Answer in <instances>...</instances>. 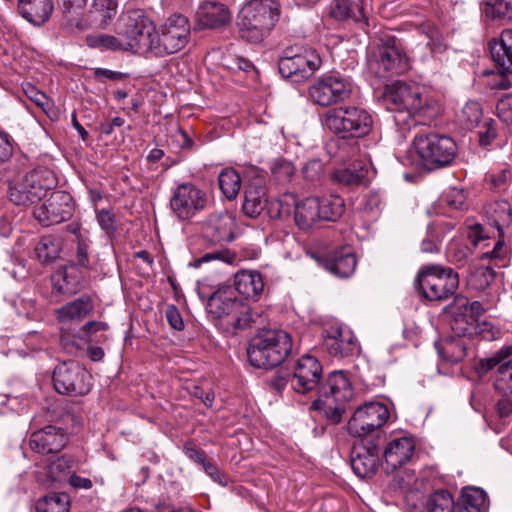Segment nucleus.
Returning <instances> with one entry per match:
<instances>
[{"instance_id": "5", "label": "nucleus", "mask_w": 512, "mask_h": 512, "mask_svg": "<svg viewBox=\"0 0 512 512\" xmlns=\"http://www.w3.org/2000/svg\"><path fill=\"white\" fill-rule=\"evenodd\" d=\"M322 124L341 139L362 138L371 132L373 118L364 108L345 106L324 113Z\"/></svg>"}, {"instance_id": "43", "label": "nucleus", "mask_w": 512, "mask_h": 512, "mask_svg": "<svg viewBox=\"0 0 512 512\" xmlns=\"http://www.w3.org/2000/svg\"><path fill=\"white\" fill-rule=\"evenodd\" d=\"M453 502L448 490L439 489L428 495L424 508L426 512H452Z\"/></svg>"}, {"instance_id": "33", "label": "nucleus", "mask_w": 512, "mask_h": 512, "mask_svg": "<svg viewBox=\"0 0 512 512\" xmlns=\"http://www.w3.org/2000/svg\"><path fill=\"white\" fill-rule=\"evenodd\" d=\"M330 14L340 21L351 19L363 28L368 26L364 0H334Z\"/></svg>"}, {"instance_id": "45", "label": "nucleus", "mask_w": 512, "mask_h": 512, "mask_svg": "<svg viewBox=\"0 0 512 512\" xmlns=\"http://www.w3.org/2000/svg\"><path fill=\"white\" fill-rule=\"evenodd\" d=\"M86 44L91 48L100 50L125 51L122 37L109 34H95L86 36Z\"/></svg>"}, {"instance_id": "42", "label": "nucleus", "mask_w": 512, "mask_h": 512, "mask_svg": "<svg viewBox=\"0 0 512 512\" xmlns=\"http://www.w3.org/2000/svg\"><path fill=\"white\" fill-rule=\"evenodd\" d=\"M35 508L37 512H68L70 497L66 493H49L37 500Z\"/></svg>"}, {"instance_id": "25", "label": "nucleus", "mask_w": 512, "mask_h": 512, "mask_svg": "<svg viewBox=\"0 0 512 512\" xmlns=\"http://www.w3.org/2000/svg\"><path fill=\"white\" fill-rule=\"evenodd\" d=\"M449 316V325L457 337H472L475 334L477 325L467 310V298L456 295L452 303L444 309Z\"/></svg>"}, {"instance_id": "38", "label": "nucleus", "mask_w": 512, "mask_h": 512, "mask_svg": "<svg viewBox=\"0 0 512 512\" xmlns=\"http://www.w3.org/2000/svg\"><path fill=\"white\" fill-rule=\"evenodd\" d=\"M440 357L449 363H458L466 356L467 343L462 337H451L436 345Z\"/></svg>"}, {"instance_id": "50", "label": "nucleus", "mask_w": 512, "mask_h": 512, "mask_svg": "<svg viewBox=\"0 0 512 512\" xmlns=\"http://www.w3.org/2000/svg\"><path fill=\"white\" fill-rule=\"evenodd\" d=\"M364 178L365 172L362 169L355 170L350 168H344L336 170L332 174V179L335 182L345 186L359 185L363 182Z\"/></svg>"}, {"instance_id": "2", "label": "nucleus", "mask_w": 512, "mask_h": 512, "mask_svg": "<svg viewBox=\"0 0 512 512\" xmlns=\"http://www.w3.org/2000/svg\"><path fill=\"white\" fill-rule=\"evenodd\" d=\"M279 17L277 0H250L237 16L239 35L247 42L260 43L270 34Z\"/></svg>"}, {"instance_id": "36", "label": "nucleus", "mask_w": 512, "mask_h": 512, "mask_svg": "<svg viewBox=\"0 0 512 512\" xmlns=\"http://www.w3.org/2000/svg\"><path fill=\"white\" fill-rule=\"evenodd\" d=\"M94 310V301L89 295H83L68 302L56 310L60 322L81 321Z\"/></svg>"}, {"instance_id": "44", "label": "nucleus", "mask_w": 512, "mask_h": 512, "mask_svg": "<svg viewBox=\"0 0 512 512\" xmlns=\"http://www.w3.org/2000/svg\"><path fill=\"white\" fill-rule=\"evenodd\" d=\"M60 252V241L52 236L42 237L35 247L36 256L43 264H48L57 259Z\"/></svg>"}, {"instance_id": "58", "label": "nucleus", "mask_w": 512, "mask_h": 512, "mask_svg": "<svg viewBox=\"0 0 512 512\" xmlns=\"http://www.w3.org/2000/svg\"><path fill=\"white\" fill-rule=\"evenodd\" d=\"M201 468L217 484L223 487L228 485V476L211 460L208 459Z\"/></svg>"}, {"instance_id": "35", "label": "nucleus", "mask_w": 512, "mask_h": 512, "mask_svg": "<svg viewBox=\"0 0 512 512\" xmlns=\"http://www.w3.org/2000/svg\"><path fill=\"white\" fill-rule=\"evenodd\" d=\"M488 223L497 229L500 236L512 228V205L506 200L489 203L485 208Z\"/></svg>"}, {"instance_id": "64", "label": "nucleus", "mask_w": 512, "mask_h": 512, "mask_svg": "<svg viewBox=\"0 0 512 512\" xmlns=\"http://www.w3.org/2000/svg\"><path fill=\"white\" fill-rule=\"evenodd\" d=\"M497 115L504 123H512V96L507 95L498 101Z\"/></svg>"}, {"instance_id": "13", "label": "nucleus", "mask_w": 512, "mask_h": 512, "mask_svg": "<svg viewBox=\"0 0 512 512\" xmlns=\"http://www.w3.org/2000/svg\"><path fill=\"white\" fill-rule=\"evenodd\" d=\"M319 54L310 48L290 47L284 50L278 62L279 73L294 82L310 78L321 66Z\"/></svg>"}, {"instance_id": "17", "label": "nucleus", "mask_w": 512, "mask_h": 512, "mask_svg": "<svg viewBox=\"0 0 512 512\" xmlns=\"http://www.w3.org/2000/svg\"><path fill=\"white\" fill-rule=\"evenodd\" d=\"M389 415L386 405L380 402H367L354 411L348 421L347 430L351 436L363 439L382 428Z\"/></svg>"}, {"instance_id": "9", "label": "nucleus", "mask_w": 512, "mask_h": 512, "mask_svg": "<svg viewBox=\"0 0 512 512\" xmlns=\"http://www.w3.org/2000/svg\"><path fill=\"white\" fill-rule=\"evenodd\" d=\"M370 68L379 77L389 78L404 74L410 69V58L400 41L389 36L373 48L368 57Z\"/></svg>"}, {"instance_id": "54", "label": "nucleus", "mask_w": 512, "mask_h": 512, "mask_svg": "<svg viewBox=\"0 0 512 512\" xmlns=\"http://www.w3.org/2000/svg\"><path fill=\"white\" fill-rule=\"evenodd\" d=\"M447 255L450 261L462 267L467 263L471 249L464 243L454 242L448 246Z\"/></svg>"}, {"instance_id": "55", "label": "nucleus", "mask_w": 512, "mask_h": 512, "mask_svg": "<svg viewBox=\"0 0 512 512\" xmlns=\"http://www.w3.org/2000/svg\"><path fill=\"white\" fill-rule=\"evenodd\" d=\"M384 206V199L378 191L368 192L363 200L362 209L365 213L371 216H378Z\"/></svg>"}, {"instance_id": "6", "label": "nucleus", "mask_w": 512, "mask_h": 512, "mask_svg": "<svg viewBox=\"0 0 512 512\" xmlns=\"http://www.w3.org/2000/svg\"><path fill=\"white\" fill-rule=\"evenodd\" d=\"M155 34L154 23L141 10L126 12L119 18L117 35L122 37L125 51L154 54Z\"/></svg>"}, {"instance_id": "19", "label": "nucleus", "mask_w": 512, "mask_h": 512, "mask_svg": "<svg viewBox=\"0 0 512 512\" xmlns=\"http://www.w3.org/2000/svg\"><path fill=\"white\" fill-rule=\"evenodd\" d=\"M323 368L317 358L304 355L296 361L290 377L292 389L300 394L314 393L322 383Z\"/></svg>"}, {"instance_id": "18", "label": "nucleus", "mask_w": 512, "mask_h": 512, "mask_svg": "<svg viewBox=\"0 0 512 512\" xmlns=\"http://www.w3.org/2000/svg\"><path fill=\"white\" fill-rule=\"evenodd\" d=\"M90 375L77 362H63L53 371V386L59 394L83 396L91 389Z\"/></svg>"}, {"instance_id": "10", "label": "nucleus", "mask_w": 512, "mask_h": 512, "mask_svg": "<svg viewBox=\"0 0 512 512\" xmlns=\"http://www.w3.org/2000/svg\"><path fill=\"white\" fill-rule=\"evenodd\" d=\"M208 308L217 318L235 330L245 329L255 322L249 305L237 299L230 287L213 292L208 299Z\"/></svg>"}, {"instance_id": "4", "label": "nucleus", "mask_w": 512, "mask_h": 512, "mask_svg": "<svg viewBox=\"0 0 512 512\" xmlns=\"http://www.w3.org/2000/svg\"><path fill=\"white\" fill-rule=\"evenodd\" d=\"M292 350L291 336L283 330H264L255 335L247 348L250 364L272 369L284 362Z\"/></svg>"}, {"instance_id": "61", "label": "nucleus", "mask_w": 512, "mask_h": 512, "mask_svg": "<svg viewBox=\"0 0 512 512\" xmlns=\"http://www.w3.org/2000/svg\"><path fill=\"white\" fill-rule=\"evenodd\" d=\"M496 122L492 119L485 121L483 127L479 131V142L483 146L490 145L497 136Z\"/></svg>"}, {"instance_id": "39", "label": "nucleus", "mask_w": 512, "mask_h": 512, "mask_svg": "<svg viewBox=\"0 0 512 512\" xmlns=\"http://www.w3.org/2000/svg\"><path fill=\"white\" fill-rule=\"evenodd\" d=\"M322 221H337L345 211V202L342 197L330 194L318 198Z\"/></svg>"}, {"instance_id": "28", "label": "nucleus", "mask_w": 512, "mask_h": 512, "mask_svg": "<svg viewBox=\"0 0 512 512\" xmlns=\"http://www.w3.org/2000/svg\"><path fill=\"white\" fill-rule=\"evenodd\" d=\"M317 260L327 271L339 278L350 277L357 265L354 253L347 248L337 249L326 256L318 257Z\"/></svg>"}, {"instance_id": "22", "label": "nucleus", "mask_w": 512, "mask_h": 512, "mask_svg": "<svg viewBox=\"0 0 512 512\" xmlns=\"http://www.w3.org/2000/svg\"><path fill=\"white\" fill-rule=\"evenodd\" d=\"M117 12L116 0H92L88 14L82 15L80 19H72V25L78 32L91 28L105 29L115 18Z\"/></svg>"}, {"instance_id": "40", "label": "nucleus", "mask_w": 512, "mask_h": 512, "mask_svg": "<svg viewBox=\"0 0 512 512\" xmlns=\"http://www.w3.org/2000/svg\"><path fill=\"white\" fill-rule=\"evenodd\" d=\"M218 184L226 199L234 200L241 189V176L234 168H224L218 175Z\"/></svg>"}, {"instance_id": "11", "label": "nucleus", "mask_w": 512, "mask_h": 512, "mask_svg": "<svg viewBox=\"0 0 512 512\" xmlns=\"http://www.w3.org/2000/svg\"><path fill=\"white\" fill-rule=\"evenodd\" d=\"M414 145L423 165L429 170L451 165L457 155L454 140L436 132L415 136Z\"/></svg>"}, {"instance_id": "56", "label": "nucleus", "mask_w": 512, "mask_h": 512, "mask_svg": "<svg viewBox=\"0 0 512 512\" xmlns=\"http://www.w3.org/2000/svg\"><path fill=\"white\" fill-rule=\"evenodd\" d=\"M505 236L498 234V240L496 241L494 248L491 251L485 252L481 255V259H491L494 261L503 262L508 254V247L504 241Z\"/></svg>"}, {"instance_id": "8", "label": "nucleus", "mask_w": 512, "mask_h": 512, "mask_svg": "<svg viewBox=\"0 0 512 512\" xmlns=\"http://www.w3.org/2000/svg\"><path fill=\"white\" fill-rule=\"evenodd\" d=\"M56 185L57 178L53 171L47 168L35 169L10 183L9 199L16 205L34 204Z\"/></svg>"}, {"instance_id": "21", "label": "nucleus", "mask_w": 512, "mask_h": 512, "mask_svg": "<svg viewBox=\"0 0 512 512\" xmlns=\"http://www.w3.org/2000/svg\"><path fill=\"white\" fill-rule=\"evenodd\" d=\"M267 186L265 176L256 168L249 171V180L245 186L242 210L250 218H257L267 205Z\"/></svg>"}, {"instance_id": "12", "label": "nucleus", "mask_w": 512, "mask_h": 512, "mask_svg": "<svg viewBox=\"0 0 512 512\" xmlns=\"http://www.w3.org/2000/svg\"><path fill=\"white\" fill-rule=\"evenodd\" d=\"M415 285L426 299L443 301L457 291L459 276L452 268L440 265L427 266L418 273Z\"/></svg>"}, {"instance_id": "26", "label": "nucleus", "mask_w": 512, "mask_h": 512, "mask_svg": "<svg viewBox=\"0 0 512 512\" xmlns=\"http://www.w3.org/2000/svg\"><path fill=\"white\" fill-rule=\"evenodd\" d=\"M379 465V448L374 440L354 445L351 456V467L360 478L372 476Z\"/></svg>"}, {"instance_id": "41", "label": "nucleus", "mask_w": 512, "mask_h": 512, "mask_svg": "<svg viewBox=\"0 0 512 512\" xmlns=\"http://www.w3.org/2000/svg\"><path fill=\"white\" fill-rule=\"evenodd\" d=\"M512 357V345H505L496 351L491 357L482 358L476 365L475 369L479 376L486 375L489 371L502 364H511L510 358Z\"/></svg>"}, {"instance_id": "47", "label": "nucleus", "mask_w": 512, "mask_h": 512, "mask_svg": "<svg viewBox=\"0 0 512 512\" xmlns=\"http://www.w3.org/2000/svg\"><path fill=\"white\" fill-rule=\"evenodd\" d=\"M295 171L294 164L283 158L275 159L270 165L272 178L278 184L289 183L293 179Z\"/></svg>"}, {"instance_id": "52", "label": "nucleus", "mask_w": 512, "mask_h": 512, "mask_svg": "<svg viewBox=\"0 0 512 512\" xmlns=\"http://www.w3.org/2000/svg\"><path fill=\"white\" fill-rule=\"evenodd\" d=\"M87 0H61V9L67 24L73 30L72 19H80L81 12L86 7Z\"/></svg>"}, {"instance_id": "14", "label": "nucleus", "mask_w": 512, "mask_h": 512, "mask_svg": "<svg viewBox=\"0 0 512 512\" xmlns=\"http://www.w3.org/2000/svg\"><path fill=\"white\" fill-rule=\"evenodd\" d=\"M189 35L188 19L181 14L170 16L156 31L154 54L164 56L177 53L186 46Z\"/></svg>"}, {"instance_id": "23", "label": "nucleus", "mask_w": 512, "mask_h": 512, "mask_svg": "<svg viewBox=\"0 0 512 512\" xmlns=\"http://www.w3.org/2000/svg\"><path fill=\"white\" fill-rule=\"evenodd\" d=\"M69 442V434L62 427L46 425L30 435L29 446L39 454L60 452Z\"/></svg>"}, {"instance_id": "16", "label": "nucleus", "mask_w": 512, "mask_h": 512, "mask_svg": "<svg viewBox=\"0 0 512 512\" xmlns=\"http://www.w3.org/2000/svg\"><path fill=\"white\" fill-rule=\"evenodd\" d=\"M207 194L192 182L179 183L171 192L170 208L179 220H189L206 208Z\"/></svg>"}, {"instance_id": "1", "label": "nucleus", "mask_w": 512, "mask_h": 512, "mask_svg": "<svg viewBox=\"0 0 512 512\" xmlns=\"http://www.w3.org/2000/svg\"><path fill=\"white\" fill-rule=\"evenodd\" d=\"M315 396L312 407L322 412L330 423L338 424L350 408L354 389L348 375L342 370H335L322 381Z\"/></svg>"}, {"instance_id": "15", "label": "nucleus", "mask_w": 512, "mask_h": 512, "mask_svg": "<svg viewBox=\"0 0 512 512\" xmlns=\"http://www.w3.org/2000/svg\"><path fill=\"white\" fill-rule=\"evenodd\" d=\"M351 81L339 74L323 75L316 79L308 90L309 98L322 107L348 100L352 94Z\"/></svg>"}, {"instance_id": "31", "label": "nucleus", "mask_w": 512, "mask_h": 512, "mask_svg": "<svg viewBox=\"0 0 512 512\" xmlns=\"http://www.w3.org/2000/svg\"><path fill=\"white\" fill-rule=\"evenodd\" d=\"M84 275L82 270L75 264L59 268L52 275L54 288L62 294L73 295L82 289Z\"/></svg>"}, {"instance_id": "37", "label": "nucleus", "mask_w": 512, "mask_h": 512, "mask_svg": "<svg viewBox=\"0 0 512 512\" xmlns=\"http://www.w3.org/2000/svg\"><path fill=\"white\" fill-rule=\"evenodd\" d=\"M294 218L296 225L302 230H308L322 221L318 197H308L297 203Z\"/></svg>"}, {"instance_id": "60", "label": "nucleus", "mask_w": 512, "mask_h": 512, "mask_svg": "<svg viewBox=\"0 0 512 512\" xmlns=\"http://www.w3.org/2000/svg\"><path fill=\"white\" fill-rule=\"evenodd\" d=\"M13 150L12 137L7 132L0 130V166L11 158Z\"/></svg>"}, {"instance_id": "46", "label": "nucleus", "mask_w": 512, "mask_h": 512, "mask_svg": "<svg viewBox=\"0 0 512 512\" xmlns=\"http://www.w3.org/2000/svg\"><path fill=\"white\" fill-rule=\"evenodd\" d=\"M481 118L482 108L476 101H468L458 115L460 125L467 130L477 127Z\"/></svg>"}, {"instance_id": "30", "label": "nucleus", "mask_w": 512, "mask_h": 512, "mask_svg": "<svg viewBox=\"0 0 512 512\" xmlns=\"http://www.w3.org/2000/svg\"><path fill=\"white\" fill-rule=\"evenodd\" d=\"M19 14L30 24L42 26L54 11L53 0H18Z\"/></svg>"}, {"instance_id": "7", "label": "nucleus", "mask_w": 512, "mask_h": 512, "mask_svg": "<svg viewBox=\"0 0 512 512\" xmlns=\"http://www.w3.org/2000/svg\"><path fill=\"white\" fill-rule=\"evenodd\" d=\"M233 221L227 214L212 215L209 217L203 227V237L211 245L219 246L211 252L203 254L201 257L195 259L190 265L198 268L203 263H208L212 260H220L222 262L232 264L237 259L235 253L223 248L224 243L233 240Z\"/></svg>"}, {"instance_id": "29", "label": "nucleus", "mask_w": 512, "mask_h": 512, "mask_svg": "<svg viewBox=\"0 0 512 512\" xmlns=\"http://www.w3.org/2000/svg\"><path fill=\"white\" fill-rule=\"evenodd\" d=\"M197 19L201 26L215 29L227 25L231 20V13L225 4L205 0L199 6Z\"/></svg>"}, {"instance_id": "48", "label": "nucleus", "mask_w": 512, "mask_h": 512, "mask_svg": "<svg viewBox=\"0 0 512 512\" xmlns=\"http://www.w3.org/2000/svg\"><path fill=\"white\" fill-rule=\"evenodd\" d=\"M461 503L474 512H485L486 493L480 488L465 489L461 496Z\"/></svg>"}, {"instance_id": "53", "label": "nucleus", "mask_w": 512, "mask_h": 512, "mask_svg": "<svg viewBox=\"0 0 512 512\" xmlns=\"http://www.w3.org/2000/svg\"><path fill=\"white\" fill-rule=\"evenodd\" d=\"M485 11L493 18H511L512 0H487Z\"/></svg>"}, {"instance_id": "59", "label": "nucleus", "mask_w": 512, "mask_h": 512, "mask_svg": "<svg viewBox=\"0 0 512 512\" xmlns=\"http://www.w3.org/2000/svg\"><path fill=\"white\" fill-rule=\"evenodd\" d=\"M324 172V166L319 159L309 160L302 168V173L307 180L316 181Z\"/></svg>"}, {"instance_id": "62", "label": "nucleus", "mask_w": 512, "mask_h": 512, "mask_svg": "<svg viewBox=\"0 0 512 512\" xmlns=\"http://www.w3.org/2000/svg\"><path fill=\"white\" fill-rule=\"evenodd\" d=\"M183 452L191 461H193L194 463L198 464L201 467L208 460L205 451L198 448L191 442H187L183 445Z\"/></svg>"}, {"instance_id": "34", "label": "nucleus", "mask_w": 512, "mask_h": 512, "mask_svg": "<svg viewBox=\"0 0 512 512\" xmlns=\"http://www.w3.org/2000/svg\"><path fill=\"white\" fill-rule=\"evenodd\" d=\"M264 279L260 272L242 270L235 274V290L247 299L257 301L264 291Z\"/></svg>"}, {"instance_id": "49", "label": "nucleus", "mask_w": 512, "mask_h": 512, "mask_svg": "<svg viewBox=\"0 0 512 512\" xmlns=\"http://www.w3.org/2000/svg\"><path fill=\"white\" fill-rule=\"evenodd\" d=\"M495 389L502 395H512V364H502L496 371Z\"/></svg>"}, {"instance_id": "3", "label": "nucleus", "mask_w": 512, "mask_h": 512, "mask_svg": "<svg viewBox=\"0 0 512 512\" xmlns=\"http://www.w3.org/2000/svg\"><path fill=\"white\" fill-rule=\"evenodd\" d=\"M383 101L388 109L398 112L395 122H404L412 115L431 116L435 112L423 88L415 84L397 81L385 87Z\"/></svg>"}, {"instance_id": "27", "label": "nucleus", "mask_w": 512, "mask_h": 512, "mask_svg": "<svg viewBox=\"0 0 512 512\" xmlns=\"http://www.w3.org/2000/svg\"><path fill=\"white\" fill-rule=\"evenodd\" d=\"M415 452V443L411 437H400L391 440L383 452V469L392 473L411 460Z\"/></svg>"}, {"instance_id": "24", "label": "nucleus", "mask_w": 512, "mask_h": 512, "mask_svg": "<svg viewBox=\"0 0 512 512\" xmlns=\"http://www.w3.org/2000/svg\"><path fill=\"white\" fill-rule=\"evenodd\" d=\"M323 347L333 357L344 358L358 351V344L353 333L340 325L324 329Z\"/></svg>"}, {"instance_id": "32", "label": "nucleus", "mask_w": 512, "mask_h": 512, "mask_svg": "<svg viewBox=\"0 0 512 512\" xmlns=\"http://www.w3.org/2000/svg\"><path fill=\"white\" fill-rule=\"evenodd\" d=\"M489 47L498 69L504 73H512V29H505L499 39L490 40Z\"/></svg>"}, {"instance_id": "51", "label": "nucleus", "mask_w": 512, "mask_h": 512, "mask_svg": "<svg viewBox=\"0 0 512 512\" xmlns=\"http://www.w3.org/2000/svg\"><path fill=\"white\" fill-rule=\"evenodd\" d=\"M74 466L75 461L71 456L62 455L49 465L48 472L54 480H60L62 477L68 476Z\"/></svg>"}, {"instance_id": "20", "label": "nucleus", "mask_w": 512, "mask_h": 512, "mask_svg": "<svg viewBox=\"0 0 512 512\" xmlns=\"http://www.w3.org/2000/svg\"><path fill=\"white\" fill-rule=\"evenodd\" d=\"M72 214V197L65 191H54L43 204L36 206L33 211L35 219L44 226L67 221Z\"/></svg>"}, {"instance_id": "57", "label": "nucleus", "mask_w": 512, "mask_h": 512, "mask_svg": "<svg viewBox=\"0 0 512 512\" xmlns=\"http://www.w3.org/2000/svg\"><path fill=\"white\" fill-rule=\"evenodd\" d=\"M97 220L107 235L112 236L116 232L115 215L111 210L102 209L97 212Z\"/></svg>"}, {"instance_id": "63", "label": "nucleus", "mask_w": 512, "mask_h": 512, "mask_svg": "<svg viewBox=\"0 0 512 512\" xmlns=\"http://www.w3.org/2000/svg\"><path fill=\"white\" fill-rule=\"evenodd\" d=\"M442 201L452 209H461L465 202V194L462 190L453 188L442 198Z\"/></svg>"}]
</instances>
